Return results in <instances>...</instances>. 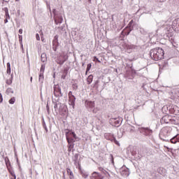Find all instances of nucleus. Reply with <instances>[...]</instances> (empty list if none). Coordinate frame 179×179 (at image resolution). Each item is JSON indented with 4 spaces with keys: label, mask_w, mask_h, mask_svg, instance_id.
<instances>
[{
    "label": "nucleus",
    "mask_w": 179,
    "mask_h": 179,
    "mask_svg": "<svg viewBox=\"0 0 179 179\" xmlns=\"http://www.w3.org/2000/svg\"><path fill=\"white\" fill-rule=\"evenodd\" d=\"M63 20L64 19L62 18V16H58L55 17V24H59L60 23H62Z\"/></svg>",
    "instance_id": "11"
},
{
    "label": "nucleus",
    "mask_w": 179,
    "mask_h": 179,
    "mask_svg": "<svg viewBox=\"0 0 179 179\" xmlns=\"http://www.w3.org/2000/svg\"><path fill=\"white\" fill-rule=\"evenodd\" d=\"M93 113H96V111H94V110H93Z\"/></svg>",
    "instance_id": "51"
},
{
    "label": "nucleus",
    "mask_w": 179,
    "mask_h": 179,
    "mask_svg": "<svg viewBox=\"0 0 179 179\" xmlns=\"http://www.w3.org/2000/svg\"><path fill=\"white\" fill-rule=\"evenodd\" d=\"M134 22V20H131L130 22H129V24H131V23H132Z\"/></svg>",
    "instance_id": "48"
},
{
    "label": "nucleus",
    "mask_w": 179,
    "mask_h": 179,
    "mask_svg": "<svg viewBox=\"0 0 179 179\" xmlns=\"http://www.w3.org/2000/svg\"><path fill=\"white\" fill-rule=\"evenodd\" d=\"M3 101V98L2 97V94L0 93V103H2Z\"/></svg>",
    "instance_id": "31"
},
{
    "label": "nucleus",
    "mask_w": 179,
    "mask_h": 179,
    "mask_svg": "<svg viewBox=\"0 0 179 179\" xmlns=\"http://www.w3.org/2000/svg\"><path fill=\"white\" fill-rule=\"evenodd\" d=\"M122 47H124V48H128V45H127L126 43H124L122 45Z\"/></svg>",
    "instance_id": "35"
},
{
    "label": "nucleus",
    "mask_w": 179,
    "mask_h": 179,
    "mask_svg": "<svg viewBox=\"0 0 179 179\" xmlns=\"http://www.w3.org/2000/svg\"><path fill=\"white\" fill-rule=\"evenodd\" d=\"M171 132V128L170 127H164L162 129L160 132V135H162V136H169Z\"/></svg>",
    "instance_id": "5"
},
{
    "label": "nucleus",
    "mask_w": 179,
    "mask_h": 179,
    "mask_svg": "<svg viewBox=\"0 0 179 179\" xmlns=\"http://www.w3.org/2000/svg\"><path fill=\"white\" fill-rule=\"evenodd\" d=\"M19 41L20 44H22V42L23 41V36L22 35H19Z\"/></svg>",
    "instance_id": "26"
},
{
    "label": "nucleus",
    "mask_w": 179,
    "mask_h": 179,
    "mask_svg": "<svg viewBox=\"0 0 179 179\" xmlns=\"http://www.w3.org/2000/svg\"><path fill=\"white\" fill-rule=\"evenodd\" d=\"M6 93L7 94H9V93H13V92L12 91V88H8L6 90Z\"/></svg>",
    "instance_id": "25"
},
{
    "label": "nucleus",
    "mask_w": 179,
    "mask_h": 179,
    "mask_svg": "<svg viewBox=\"0 0 179 179\" xmlns=\"http://www.w3.org/2000/svg\"><path fill=\"white\" fill-rule=\"evenodd\" d=\"M68 142V152H71L72 149H73L75 144L73 143L74 142H70V141H67Z\"/></svg>",
    "instance_id": "13"
},
{
    "label": "nucleus",
    "mask_w": 179,
    "mask_h": 179,
    "mask_svg": "<svg viewBox=\"0 0 179 179\" xmlns=\"http://www.w3.org/2000/svg\"><path fill=\"white\" fill-rule=\"evenodd\" d=\"M73 89H78V85L76 84L73 85Z\"/></svg>",
    "instance_id": "38"
},
{
    "label": "nucleus",
    "mask_w": 179,
    "mask_h": 179,
    "mask_svg": "<svg viewBox=\"0 0 179 179\" xmlns=\"http://www.w3.org/2000/svg\"><path fill=\"white\" fill-rule=\"evenodd\" d=\"M130 71H131L132 75L136 73V71L134 69H133L132 68L130 69Z\"/></svg>",
    "instance_id": "30"
},
{
    "label": "nucleus",
    "mask_w": 179,
    "mask_h": 179,
    "mask_svg": "<svg viewBox=\"0 0 179 179\" xmlns=\"http://www.w3.org/2000/svg\"><path fill=\"white\" fill-rule=\"evenodd\" d=\"M159 1V2H164V1H166V0H158Z\"/></svg>",
    "instance_id": "43"
},
{
    "label": "nucleus",
    "mask_w": 179,
    "mask_h": 179,
    "mask_svg": "<svg viewBox=\"0 0 179 179\" xmlns=\"http://www.w3.org/2000/svg\"><path fill=\"white\" fill-rule=\"evenodd\" d=\"M15 101H16V99L15 97H12L9 101L8 103L10 104H15Z\"/></svg>",
    "instance_id": "23"
},
{
    "label": "nucleus",
    "mask_w": 179,
    "mask_h": 179,
    "mask_svg": "<svg viewBox=\"0 0 179 179\" xmlns=\"http://www.w3.org/2000/svg\"><path fill=\"white\" fill-rule=\"evenodd\" d=\"M98 170L99 171H101L103 174H104V176H110V173H108V172H107V171H106V169H104V168L101 167V166H99L98 167Z\"/></svg>",
    "instance_id": "17"
},
{
    "label": "nucleus",
    "mask_w": 179,
    "mask_h": 179,
    "mask_svg": "<svg viewBox=\"0 0 179 179\" xmlns=\"http://www.w3.org/2000/svg\"><path fill=\"white\" fill-rule=\"evenodd\" d=\"M109 122L113 127H120V124H121V120L118 118H111L110 119Z\"/></svg>",
    "instance_id": "6"
},
{
    "label": "nucleus",
    "mask_w": 179,
    "mask_h": 179,
    "mask_svg": "<svg viewBox=\"0 0 179 179\" xmlns=\"http://www.w3.org/2000/svg\"><path fill=\"white\" fill-rule=\"evenodd\" d=\"M88 2H89L90 3H92V0H88Z\"/></svg>",
    "instance_id": "44"
},
{
    "label": "nucleus",
    "mask_w": 179,
    "mask_h": 179,
    "mask_svg": "<svg viewBox=\"0 0 179 179\" xmlns=\"http://www.w3.org/2000/svg\"><path fill=\"white\" fill-rule=\"evenodd\" d=\"M36 38L38 41H40V35L38 34H36Z\"/></svg>",
    "instance_id": "28"
},
{
    "label": "nucleus",
    "mask_w": 179,
    "mask_h": 179,
    "mask_svg": "<svg viewBox=\"0 0 179 179\" xmlns=\"http://www.w3.org/2000/svg\"><path fill=\"white\" fill-rule=\"evenodd\" d=\"M66 131H68L66 132V138L67 142H75V139H76V134L68 129Z\"/></svg>",
    "instance_id": "3"
},
{
    "label": "nucleus",
    "mask_w": 179,
    "mask_h": 179,
    "mask_svg": "<svg viewBox=\"0 0 179 179\" xmlns=\"http://www.w3.org/2000/svg\"><path fill=\"white\" fill-rule=\"evenodd\" d=\"M150 55L154 61H160L164 59V50L162 48H155L150 50Z\"/></svg>",
    "instance_id": "1"
},
{
    "label": "nucleus",
    "mask_w": 179,
    "mask_h": 179,
    "mask_svg": "<svg viewBox=\"0 0 179 179\" xmlns=\"http://www.w3.org/2000/svg\"><path fill=\"white\" fill-rule=\"evenodd\" d=\"M67 60H68V55L63 52L60 53L59 55L57 57L56 59V62L59 65H64V62H66Z\"/></svg>",
    "instance_id": "2"
},
{
    "label": "nucleus",
    "mask_w": 179,
    "mask_h": 179,
    "mask_svg": "<svg viewBox=\"0 0 179 179\" xmlns=\"http://www.w3.org/2000/svg\"><path fill=\"white\" fill-rule=\"evenodd\" d=\"M85 106L87 108H94L95 103L94 101H86Z\"/></svg>",
    "instance_id": "8"
},
{
    "label": "nucleus",
    "mask_w": 179,
    "mask_h": 179,
    "mask_svg": "<svg viewBox=\"0 0 179 179\" xmlns=\"http://www.w3.org/2000/svg\"><path fill=\"white\" fill-rule=\"evenodd\" d=\"M54 12H55V10H53V13H54Z\"/></svg>",
    "instance_id": "52"
},
{
    "label": "nucleus",
    "mask_w": 179,
    "mask_h": 179,
    "mask_svg": "<svg viewBox=\"0 0 179 179\" xmlns=\"http://www.w3.org/2000/svg\"><path fill=\"white\" fill-rule=\"evenodd\" d=\"M114 141V143L116 144V145H118V141L115 139V138H113V140Z\"/></svg>",
    "instance_id": "36"
},
{
    "label": "nucleus",
    "mask_w": 179,
    "mask_h": 179,
    "mask_svg": "<svg viewBox=\"0 0 179 179\" xmlns=\"http://www.w3.org/2000/svg\"><path fill=\"white\" fill-rule=\"evenodd\" d=\"M171 143H177V142H179V134L176 135L173 138H172L171 140Z\"/></svg>",
    "instance_id": "15"
},
{
    "label": "nucleus",
    "mask_w": 179,
    "mask_h": 179,
    "mask_svg": "<svg viewBox=\"0 0 179 179\" xmlns=\"http://www.w3.org/2000/svg\"><path fill=\"white\" fill-rule=\"evenodd\" d=\"M164 148H165L166 149H167L168 152H170V150H171V148L164 145Z\"/></svg>",
    "instance_id": "34"
},
{
    "label": "nucleus",
    "mask_w": 179,
    "mask_h": 179,
    "mask_svg": "<svg viewBox=\"0 0 179 179\" xmlns=\"http://www.w3.org/2000/svg\"><path fill=\"white\" fill-rule=\"evenodd\" d=\"M7 76H10V63H7Z\"/></svg>",
    "instance_id": "20"
},
{
    "label": "nucleus",
    "mask_w": 179,
    "mask_h": 179,
    "mask_svg": "<svg viewBox=\"0 0 179 179\" xmlns=\"http://www.w3.org/2000/svg\"><path fill=\"white\" fill-rule=\"evenodd\" d=\"M94 59L97 61V62H101L100 60H99V58H97L96 57H94Z\"/></svg>",
    "instance_id": "40"
},
{
    "label": "nucleus",
    "mask_w": 179,
    "mask_h": 179,
    "mask_svg": "<svg viewBox=\"0 0 179 179\" xmlns=\"http://www.w3.org/2000/svg\"><path fill=\"white\" fill-rule=\"evenodd\" d=\"M41 36H43V31H41Z\"/></svg>",
    "instance_id": "47"
},
{
    "label": "nucleus",
    "mask_w": 179,
    "mask_h": 179,
    "mask_svg": "<svg viewBox=\"0 0 179 179\" xmlns=\"http://www.w3.org/2000/svg\"><path fill=\"white\" fill-rule=\"evenodd\" d=\"M72 96H74L72 94V92L70 91V92H69V97H72Z\"/></svg>",
    "instance_id": "33"
},
{
    "label": "nucleus",
    "mask_w": 179,
    "mask_h": 179,
    "mask_svg": "<svg viewBox=\"0 0 179 179\" xmlns=\"http://www.w3.org/2000/svg\"><path fill=\"white\" fill-rule=\"evenodd\" d=\"M19 1H20V0H15V2H19Z\"/></svg>",
    "instance_id": "50"
},
{
    "label": "nucleus",
    "mask_w": 179,
    "mask_h": 179,
    "mask_svg": "<svg viewBox=\"0 0 179 179\" xmlns=\"http://www.w3.org/2000/svg\"><path fill=\"white\" fill-rule=\"evenodd\" d=\"M90 68H92V64H88L87 65L86 75H87V72H89V71H90Z\"/></svg>",
    "instance_id": "24"
},
{
    "label": "nucleus",
    "mask_w": 179,
    "mask_h": 179,
    "mask_svg": "<svg viewBox=\"0 0 179 179\" xmlns=\"http://www.w3.org/2000/svg\"><path fill=\"white\" fill-rule=\"evenodd\" d=\"M76 100V98H75V96L69 97V104L74 107Z\"/></svg>",
    "instance_id": "10"
},
{
    "label": "nucleus",
    "mask_w": 179,
    "mask_h": 179,
    "mask_svg": "<svg viewBox=\"0 0 179 179\" xmlns=\"http://www.w3.org/2000/svg\"><path fill=\"white\" fill-rule=\"evenodd\" d=\"M8 20H9V18H6L4 20V23H8Z\"/></svg>",
    "instance_id": "41"
},
{
    "label": "nucleus",
    "mask_w": 179,
    "mask_h": 179,
    "mask_svg": "<svg viewBox=\"0 0 179 179\" xmlns=\"http://www.w3.org/2000/svg\"><path fill=\"white\" fill-rule=\"evenodd\" d=\"M19 33H20V34H23V29H19Z\"/></svg>",
    "instance_id": "37"
},
{
    "label": "nucleus",
    "mask_w": 179,
    "mask_h": 179,
    "mask_svg": "<svg viewBox=\"0 0 179 179\" xmlns=\"http://www.w3.org/2000/svg\"><path fill=\"white\" fill-rule=\"evenodd\" d=\"M87 82L88 85H90L93 82V75H90L87 78Z\"/></svg>",
    "instance_id": "19"
},
{
    "label": "nucleus",
    "mask_w": 179,
    "mask_h": 179,
    "mask_svg": "<svg viewBox=\"0 0 179 179\" xmlns=\"http://www.w3.org/2000/svg\"><path fill=\"white\" fill-rule=\"evenodd\" d=\"M168 120H169V115H165V116H164V117H162V121H164V122H166V124L169 123Z\"/></svg>",
    "instance_id": "22"
},
{
    "label": "nucleus",
    "mask_w": 179,
    "mask_h": 179,
    "mask_svg": "<svg viewBox=\"0 0 179 179\" xmlns=\"http://www.w3.org/2000/svg\"><path fill=\"white\" fill-rule=\"evenodd\" d=\"M174 108H175V110H177V109H178V108L176 106V107H175V108H173V110H174Z\"/></svg>",
    "instance_id": "46"
},
{
    "label": "nucleus",
    "mask_w": 179,
    "mask_h": 179,
    "mask_svg": "<svg viewBox=\"0 0 179 179\" xmlns=\"http://www.w3.org/2000/svg\"><path fill=\"white\" fill-rule=\"evenodd\" d=\"M41 61L42 62H45V61H47V58L43 57V55H41Z\"/></svg>",
    "instance_id": "29"
},
{
    "label": "nucleus",
    "mask_w": 179,
    "mask_h": 179,
    "mask_svg": "<svg viewBox=\"0 0 179 179\" xmlns=\"http://www.w3.org/2000/svg\"><path fill=\"white\" fill-rule=\"evenodd\" d=\"M7 79L6 83L7 85H12V80H13V74H11L10 76H7Z\"/></svg>",
    "instance_id": "12"
},
{
    "label": "nucleus",
    "mask_w": 179,
    "mask_h": 179,
    "mask_svg": "<svg viewBox=\"0 0 179 179\" xmlns=\"http://www.w3.org/2000/svg\"><path fill=\"white\" fill-rule=\"evenodd\" d=\"M41 41H43V43L45 42V39H44V38L43 36H41Z\"/></svg>",
    "instance_id": "42"
},
{
    "label": "nucleus",
    "mask_w": 179,
    "mask_h": 179,
    "mask_svg": "<svg viewBox=\"0 0 179 179\" xmlns=\"http://www.w3.org/2000/svg\"><path fill=\"white\" fill-rule=\"evenodd\" d=\"M173 114H175V115H178L179 111L178 110V111H174Z\"/></svg>",
    "instance_id": "39"
},
{
    "label": "nucleus",
    "mask_w": 179,
    "mask_h": 179,
    "mask_svg": "<svg viewBox=\"0 0 179 179\" xmlns=\"http://www.w3.org/2000/svg\"><path fill=\"white\" fill-rule=\"evenodd\" d=\"M91 179H104V176L99 172H93L91 176Z\"/></svg>",
    "instance_id": "7"
},
{
    "label": "nucleus",
    "mask_w": 179,
    "mask_h": 179,
    "mask_svg": "<svg viewBox=\"0 0 179 179\" xmlns=\"http://www.w3.org/2000/svg\"><path fill=\"white\" fill-rule=\"evenodd\" d=\"M41 76H43V74L41 73V74L39 75V78H41Z\"/></svg>",
    "instance_id": "45"
},
{
    "label": "nucleus",
    "mask_w": 179,
    "mask_h": 179,
    "mask_svg": "<svg viewBox=\"0 0 179 179\" xmlns=\"http://www.w3.org/2000/svg\"><path fill=\"white\" fill-rule=\"evenodd\" d=\"M80 174H81V176H82V177L83 178H87V177H89V175L87 174V173H86V172H84V171H80Z\"/></svg>",
    "instance_id": "21"
},
{
    "label": "nucleus",
    "mask_w": 179,
    "mask_h": 179,
    "mask_svg": "<svg viewBox=\"0 0 179 179\" xmlns=\"http://www.w3.org/2000/svg\"><path fill=\"white\" fill-rule=\"evenodd\" d=\"M33 80V77H31V82H32Z\"/></svg>",
    "instance_id": "49"
},
{
    "label": "nucleus",
    "mask_w": 179,
    "mask_h": 179,
    "mask_svg": "<svg viewBox=\"0 0 179 179\" xmlns=\"http://www.w3.org/2000/svg\"><path fill=\"white\" fill-rule=\"evenodd\" d=\"M3 10L5 12L6 19H10V15H9V10L8 9V8L7 7L4 8Z\"/></svg>",
    "instance_id": "18"
},
{
    "label": "nucleus",
    "mask_w": 179,
    "mask_h": 179,
    "mask_svg": "<svg viewBox=\"0 0 179 179\" xmlns=\"http://www.w3.org/2000/svg\"><path fill=\"white\" fill-rule=\"evenodd\" d=\"M127 34H129V33H127Z\"/></svg>",
    "instance_id": "53"
},
{
    "label": "nucleus",
    "mask_w": 179,
    "mask_h": 179,
    "mask_svg": "<svg viewBox=\"0 0 179 179\" xmlns=\"http://www.w3.org/2000/svg\"><path fill=\"white\" fill-rule=\"evenodd\" d=\"M74 157H75V160H78V159H79V154H76L75 155H74Z\"/></svg>",
    "instance_id": "32"
},
{
    "label": "nucleus",
    "mask_w": 179,
    "mask_h": 179,
    "mask_svg": "<svg viewBox=\"0 0 179 179\" xmlns=\"http://www.w3.org/2000/svg\"><path fill=\"white\" fill-rule=\"evenodd\" d=\"M67 174L69 176L70 179H75V176H73V173L71 170V169L67 168L66 169Z\"/></svg>",
    "instance_id": "14"
},
{
    "label": "nucleus",
    "mask_w": 179,
    "mask_h": 179,
    "mask_svg": "<svg viewBox=\"0 0 179 179\" xmlns=\"http://www.w3.org/2000/svg\"><path fill=\"white\" fill-rule=\"evenodd\" d=\"M44 69H45V66L42 65L41 67V72H44Z\"/></svg>",
    "instance_id": "27"
},
{
    "label": "nucleus",
    "mask_w": 179,
    "mask_h": 179,
    "mask_svg": "<svg viewBox=\"0 0 179 179\" xmlns=\"http://www.w3.org/2000/svg\"><path fill=\"white\" fill-rule=\"evenodd\" d=\"M104 137L107 139V141H114V135L110 133H105Z\"/></svg>",
    "instance_id": "9"
},
{
    "label": "nucleus",
    "mask_w": 179,
    "mask_h": 179,
    "mask_svg": "<svg viewBox=\"0 0 179 179\" xmlns=\"http://www.w3.org/2000/svg\"><path fill=\"white\" fill-rule=\"evenodd\" d=\"M54 95L55 96V97H62V92H61V87H59V85H55Z\"/></svg>",
    "instance_id": "4"
},
{
    "label": "nucleus",
    "mask_w": 179,
    "mask_h": 179,
    "mask_svg": "<svg viewBox=\"0 0 179 179\" xmlns=\"http://www.w3.org/2000/svg\"><path fill=\"white\" fill-rule=\"evenodd\" d=\"M8 173L12 176L13 178L10 179H16V175H15V171L12 168H8Z\"/></svg>",
    "instance_id": "16"
}]
</instances>
